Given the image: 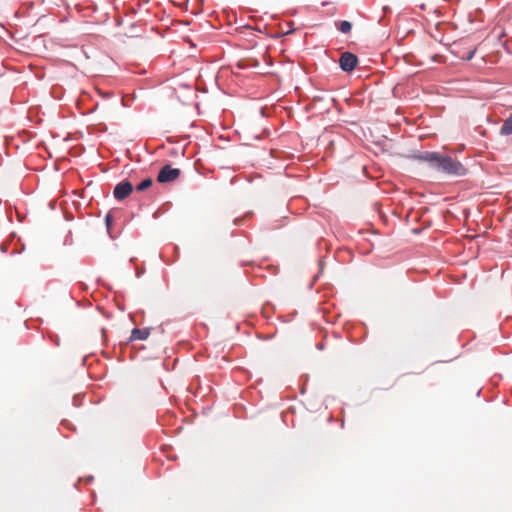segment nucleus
Masks as SVG:
<instances>
[{"label": "nucleus", "instance_id": "nucleus-1", "mask_svg": "<svg viewBox=\"0 0 512 512\" xmlns=\"http://www.w3.org/2000/svg\"><path fill=\"white\" fill-rule=\"evenodd\" d=\"M435 169L454 176H464L467 173V170L462 163L450 156H445L440 153L438 155Z\"/></svg>", "mask_w": 512, "mask_h": 512}, {"label": "nucleus", "instance_id": "nucleus-2", "mask_svg": "<svg viewBox=\"0 0 512 512\" xmlns=\"http://www.w3.org/2000/svg\"><path fill=\"white\" fill-rule=\"evenodd\" d=\"M181 174L180 169L178 168H172L171 165H165L161 168V170L158 173L157 181L159 183H168V182H174L179 178Z\"/></svg>", "mask_w": 512, "mask_h": 512}, {"label": "nucleus", "instance_id": "nucleus-3", "mask_svg": "<svg viewBox=\"0 0 512 512\" xmlns=\"http://www.w3.org/2000/svg\"><path fill=\"white\" fill-rule=\"evenodd\" d=\"M358 63V58L351 52H344L339 59L340 68L345 72L353 71Z\"/></svg>", "mask_w": 512, "mask_h": 512}, {"label": "nucleus", "instance_id": "nucleus-4", "mask_svg": "<svg viewBox=\"0 0 512 512\" xmlns=\"http://www.w3.org/2000/svg\"><path fill=\"white\" fill-rule=\"evenodd\" d=\"M133 191V185L130 181L124 180L118 183L113 191V195L117 200H124Z\"/></svg>", "mask_w": 512, "mask_h": 512}, {"label": "nucleus", "instance_id": "nucleus-5", "mask_svg": "<svg viewBox=\"0 0 512 512\" xmlns=\"http://www.w3.org/2000/svg\"><path fill=\"white\" fill-rule=\"evenodd\" d=\"M438 152L424 151L417 155H414V158L418 161L427 162L431 167L435 168L436 162L438 160Z\"/></svg>", "mask_w": 512, "mask_h": 512}, {"label": "nucleus", "instance_id": "nucleus-6", "mask_svg": "<svg viewBox=\"0 0 512 512\" xmlns=\"http://www.w3.org/2000/svg\"><path fill=\"white\" fill-rule=\"evenodd\" d=\"M151 328H134L131 332L130 341L146 340L150 335Z\"/></svg>", "mask_w": 512, "mask_h": 512}, {"label": "nucleus", "instance_id": "nucleus-7", "mask_svg": "<svg viewBox=\"0 0 512 512\" xmlns=\"http://www.w3.org/2000/svg\"><path fill=\"white\" fill-rule=\"evenodd\" d=\"M500 134L503 136L512 135V114H510L503 122L500 128Z\"/></svg>", "mask_w": 512, "mask_h": 512}, {"label": "nucleus", "instance_id": "nucleus-8", "mask_svg": "<svg viewBox=\"0 0 512 512\" xmlns=\"http://www.w3.org/2000/svg\"><path fill=\"white\" fill-rule=\"evenodd\" d=\"M153 184V180L151 178H146L143 181H141L137 186L136 190L139 192L145 191L148 188H150Z\"/></svg>", "mask_w": 512, "mask_h": 512}, {"label": "nucleus", "instance_id": "nucleus-9", "mask_svg": "<svg viewBox=\"0 0 512 512\" xmlns=\"http://www.w3.org/2000/svg\"><path fill=\"white\" fill-rule=\"evenodd\" d=\"M338 29L344 33V34H348L351 32L352 30V24L349 22V21H341L339 24H338Z\"/></svg>", "mask_w": 512, "mask_h": 512}, {"label": "nucleus", "instance_id": "nucleus-10", "mask_svg": "<svg viewBox=\"0 0 512 512\" xmlns=\"http://www.w3.org/2000/svg\"><path fill=\"white\" fill-rule=\"evenodd\" d=\"M475 51H476V50H475V48L470 49V50L468 51L467 55H463V56H460V57H461V58H463V59H466V60H470V59H472V57L474 56Z\"/></svg>", "mask_w": 512, "mask_h": 512}, {"label": "nucleus", "instance_id": "nucleus-11", "mask_svg": "<svg viewBox=\"0 0 512 512\" xmlns=\"http://www.w3.org/2000/svg\"><path fill=\"white\" fill-rule=\"evenodd\" d=\"M105 222H106L107 229L109 230L111 223H112V216L110 214L106 215Z\"/></svg>", "mask_w": 512, "mask_h": 512}]
</instances>
